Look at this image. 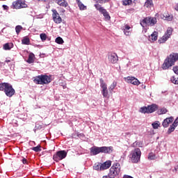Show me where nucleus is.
Masks as SVG:
<instances>
[{"label":"nucleus","instance_id":"obj_1","mask_svg":"<svg viewBox=\"0 0 178 178\" xmlns=\"http://www.w3.org/2000/svg\"><path fill=\"white\" fill-rule=\"evenodd\" d=\"M178 60V53H172L165 59L162 65L163 70H168L169 67L175 66V63Z\"/></svg>","mask_w":178,"mask_h":178},{"label":"nucleus","instance_id":"obj_2","mask_svg":"<svg viewBox=\"0 0 178 178\" xmlns=\"http://www.w3.org/2000/svg\"><path fill=\"white\" fill-rule=\"evenodd\" d=\"M0 91H3L6 97L9 98H12L16 94V90H15L12 84L6 82L0 83Z\"/></svg>","mask_w":178,"mask_h":178},{"label":"nucleus","instance_id":"obj_3","mask_svg":"<svg viewBox=\"0 0 178 178\" xmlns=\"http://www.w3.org/2000/svg\"><path fill=\"white\" fill-rule=\"evenodd\" d=\"M33 79V83H35V84H40L42 86H44V84H49V83L52 81V79H51V76L44 74L36 76Z\"/></svg>","mask_w":178,"mask_h":178},{"label":"nucleus","instance_id":"obj_4","mask_svg":"<svg viewBox=\"0 0 178 178\" xmlns=\"http://www.w3.org/2000/svg\"><path fill=\"white\" fill-rule=\"evenodd\" d=\"M119 173H120V164L116 163L110 168L108 176L103 177V178H115L119 176Z\"/></svg>","mask_w":178,"mask_h":178},{"label":"nucleus","instance_id":"obj_5","mask_svg":"<svg viewBox=\"0 0 178 178\" xmlns=\"http://www.w3.org/2000/svg\"><path fill=\"white\" fill-rule=\"evenodd\" d=\"M131 162L133 163H138L140 159H141V150L140 148H136L131 152Z\"/></svg>","mask_w":178,"mask_h":178},{"label":"nucleus","instance_id":"obj_6","mask_svg":"<svg viewBox=\"0 0 178 178\" xmlns=\"http://www.w3.org/2000/svg\"><path fill=\"white\" fill-rule=\"evenodd\" d=\"M158 109L156 104H152L147 106L141 107L139 110L140 113H154Z\"/></svg>","mask_w":178,"mask_h":178},{"label":"nucleus","instance_id":"obj_7","mask_svg":"<svg viewBox=\"0 0 178 178\" xmlns=\"http://www.w3.org/2000/svg\"><path fill=\"white\" fill-rule=\"evenodd\" d=\"M155 24H156V17H147L140 22L142 27L145 26H155Z\"/></svg>","mask_w":178,"mask_h":178},{"label":"nucleus","instance_id":"obj_8","mask_svg":"<svg viewBox=\"0 0 178 178\" xmlns=\"http://www.w3.org/2000/svg\"><path fill=\"white\" fill-rule=\"evenodd\" d=\"M95 8L99 12V13L103 15L105 20H111V15H109V13H108L106 9L104 8V7L101 6L99 3L95 4Z\"/></svg>","mask_w":178,"mask_h":178},{"label":"nucleus","instance_id":"obj_9","mask_svg":"<svg viewBox=\"0 0 178 178\" xmlns=\"http://www.w3.org/2000/svg\"><path fill=\"white\" fill-rule=\"evenodd\" d=\"M67 156V152L65 150H60L56 152V154H54L53 159L56 162H59V161H62V159H65V158Z\"/></svg>","mask_w":178,"mask_h":178},{"label":"nucleus","instance_id":"obj_10","mask_svg":"<svg viewBox=\"0 0 178 178\" xmlns=\"http://www.w3.org/2000/svg\"><path fill=\"white\" fill-rule=\"evenodd\" d=\"M100 81V87L102 88V94L104 98H108V87L104 79L101 78L99 79Z\"/></svg>","mask_w":178,"mask_h":178},{"label":"nucleus","instance_id":"obj_11","mask_svg":"<svg viewBox=\"0 0 178 178\" xmlns=\"http://www.w3.org/2000/svg\"><path fill=\"white\" fill-rule=\"evenodd\" d=\"M172 28H168L167 29L166 33L159 40V44H163L164 42H166L170 38V35H172Z\"/></svg>","mask_w":178,"mask_h":178},{"label":"nucleus","instance_id":"obj_12","mask_svg":"<svg viewBox=\"0 0 178 178\" xmlns=\"http://www.w3.org/2000/svg\"><path fill=\"white\" fill-rule=\"evenodd\" d=\"M51 12L53 13L52 17L54 23H56V24H60V23H62V17H60L58 11L55 9H53L51 10Z\"/></svg>","mask_w":178,"mask_h":178},{"label":"nucleus","instance_id":"obj_13","mask_svg":"<svg viewBox=\"0 0 178 178\" xmlns=\"http://www.w3.org/2000/svg\"><path fill=\"white\" fill-rule=\"evenodd\" d=\"M13 6L14 9H22L23 8H27V4L26 2L22 0H17L13 2Z\"/></svg>","mask_w":178,"mask_h":178},{"label":"nucleus","instance_id":"obj_14","mask_svg":"<svg viewBox=\"0 0 178 178\" xmlns=\"http://www.w3.org/2000/svg\"><path fill=\"white\" fill-rule=\"evenodd\" d=\"M125 81L127 83H129L131 84H133L134 86H140V81L137 79V78L134 76H127L124 78Z\"/></svg>","mask_w":178,"mask_h":178},{"label":"nucleus","instance_id":"obj_15","mask_svg":"<svg viewBox=\"0 0 178 178\" xmlns=\"http://www.w3.org/2000/svg\"><path fill=\"white\" fill-rule=\"evenodd\" d=\"M90 155H98V154H101L102 153V149L101 147H92L90 149Z\"/></svg>","mask_w":178,"mask_h":178},{"label":"nucleus","instance_id":"obj_16","mask_svg":"<svg viewBox=\"0 0 178 178\" xmlns=\"http://www.w3.org/2000/svg\"><path fill=\"white\" fill-rule=\"evenodd\" d=\"M102 149V153L103 154H112L113 152V147L110 146V147H106V146H103L101 147Z\"/></svg>","mask_w":178,"mask_h":178},{"label":"nucleus","instance_id":"obj_17","mask_svg":"<svg viewBox=\"0 0 178 178\" xmlns=\"http://www.w3.org/2000/svg\"><path fill=\"white\" fill-rule=\"evenodd\" d=\"M111 165H112V161H107L104 163H101L100 170H105L106 169H109Z\"/></svg>","mask_w":178,"mask_h":178},{"label":"nucleus","instance_id":"obj_18","mask_svg":"<svg viewBox=\"0 0 178 178\" xmlns=\"http://www.w3.org/2000/svg\"><path fill=\"white\" fill-rule=\"evenodd\" d=\"M118 57L116 54H111V55L108 56V60L111 63H116L118 60Z\"/></svg>","mask_w":178,"mask_h":178},{"label":"nucleus","instance_id":"obj_19","mask_svg":"<svg viewBox=\"0 0 178 178\" xmlns=\"http://www.w3.org/2000/svg\"><path fill=\"white\" fill-rule=\"evenodd\" d=\"M173 117L165 118L162 123V126L165 128L168 127L169 124L173 122Z\"/></svg>","mask_w":178,"mask_h":178},{"label":"nucleus","instance_id":"obj_20","mask_svg":"<svg viewBox=\"0 0 178 178\" xmlns=\"http://www.w3.org/2000/svg\"><path fill=\"white\" fill-rule=\"evenodd\" d=\"M56 3H58L60 6H63V8H66L69 3L66 2L65 0H53Z\"/></svg>","mask_w":178,"mask_h":178},{"label":"nucleus","instance_id":"obj_21","mask_svg":"<svg viewBox=\"0 0 178 178\" xmlns=\"http://www.w3.org/2000/svg\"><path fill=\"white\" fill-rule=\"evenodd\" d=\"M149 39L152 42L156 41L158 40V32L154 31L150 36H149Z\"/></svg>","mask_w":178,"mask_h":178},{"label":"nucleus","instance_id":"obj_22","mask_svg":"<svg viewBox=\"0 0 178 178\" xmlns=\"http://www.w3.org/2000/svg\"><path fill=\"white\" fill-rule=\"evenodd\" d=\"M130 29H131L130 27V26L126 24L124 28H123V31H124V34H125V35H130L131 32H130Z\"/></svg>","mask_w":178,"mask_h":178},{"label":"nucleus","instance_id":"obj_23","mask_svg":"<svg viewBox=\"0 0 178 178\" xmlns=\"http://www.w3.org/2000/svg\"><path fill=\"white\" fill-rule=\"evenodd\" d=\"M163 16L165 17L164 20H167L168 22H172V20H173V15L169 14L168 13H164Z\"/></svg>","mask_w":178,"mask_h":178},{"label":"nucleus","instance_id":"obj_24","mask_svg":"<svg viewBox=\"0 0 178 178\" xmlns=\"http://www.w3.org/2000/svg\"><path fill=\"white\" fill-rule=\"evenodd\" d=\"M12 48H13V43H12V42L6 43L3 45V49H5V51H10V49H12Z\"/></svg>","mask_w":178,"mask_h":178},{"label":"nucleus","instance_id":"obj_25","mask_svg":"<svg viewBox=\"0 0 178 178\" xmlns=\"http://www.w3.org/2000/svg\"><path fill=\"white\" fill-rule=\"evenodd\" d=\"M22 44H23V45H30V38L27 36L24 37L22 40Z\"/></svg>","mask_w":178,"mask_h":178},{"label":"nucleus","instance_id":"obj_26","mask_svg":"<svg viewBox=\"0 0 178 178\" xmlns=\"http://www.w3.org/2000/svg\"><path fill=\"white\" fill-rule=\"evenodd\" d=\"M34 57H35L34 54L31 53L29 55L28 60H26L27 63H34Z\"/></svg>","mask_w":178,"mask_h":178},{"label":"nucleus","instance_id":"obj_27","mask_svg":"<svg viewBox=\"0 0 178 178\" xmlns=\"http://www.w3.org/2000/svg\"><path fill=\"white\" fill-rule=\"evenodd\" d=\"M154 6V3L152 2V0H147L145 3V8H152Z\"/></svg>","mask_w":178,"mask_h":178},{"label":"nucleus","instance_id":"obj_28","mask_svg":"<svg viewBox=\"0 0 178 178\" xmlns=\"http://www.w3.org/2000/svg\"><path fill=\"white\" fill-rule=\"evenodd\" d=\"M55 42H56V44H63V42H65L63 41V39L60 37H57L55 40Z\"/></svg>","mask_w":178,"mask_h":178},{"label":"nucleus","instance_id":"obj_29","mask_svg":"<svg viewBox=\"0 0 178 178\" xmlns=\"http://www.w3.org/2000/svg\"><path fill=\"white\" fill-rule=\"evenodd\" d=\"M101 165L100 163H96L93 166V169L95 170H101Z\"/></svg>","mask_w":178,"mask_h":178},{"label":"nucleus","instance_id":"obj_30","mask_svg":"<svg viewBox=\"0 0 178 178\" xmlns=\"http://www.w3.org/2000/svg\"><path fill=\"white\" fill-rule=\"evenodd\" d=\"M156 159V156H155V154L154 153H149V155H148V159L149 161H154V159Z\"/></svg>","mask_w":178,"mask_h":178},{"label":"nucleus","instance_id":"obj_31","mask_svg":"<svg viewBox=\"0 0 178 178\" xmlns=\"http://www.w3.org/2000/svg\"><path fill=\"white\" fill-rule=\"evenodd\" d=\"M116 86H118V83L116 81H113V83L109 87L110 91H113Z\"/></svg>","mask_w":178,"mask_h":178},{"label":"nucleus","instance_id":"obj_32","mask_svg":"<svg viewBox=\"0 0 178 178\" xmlns=\"http://www.w3.org/2000/svg\"><path fill=\"white\" fill-rule=\"evenodd\" d=\"M78 6L80 9V10H86L87 9V6H84L83 3H79L78 4Z\"/></svg>","mask_w":178,"mask_h":178},{"label":"nucleus","instance_id":"obj_33","mask_svg":"<svg viewBox=\"0 0 178 178\" xmlns=\"http://www.w3.org/2000/svg\"><path fill=\"white\" fill-rule=\"evenodd\" d=\"M175 129L176 127L173 126V124L170 125L168 130V134H170L171 133H172V131H175Z\"/></svg>","mask_w":178,"mask_h":178},{"label":"nucleus","instance_id":"obj_34","mask_svg":"<svg viewBox=\"0 0 178 178\" xmlns=\"http://www.w3.org/2000/svg\"><path fill=\"white\" fill-rule=\"evenodd\" d=\"M97 3L104 4L108 3V2H111V0H95Z\"/></svg>","mask_w":178,"mask_h":178},{"label":"nucleus","instance_id":"obj_35","mask_svg":"<svg viewBox=\"0 0 178 178\" xmlns=\"http://www.w3.org/2000/svg\"><path fill=\"white\" fill-rule=\"evenodd\" d=\"M23 29V27L20 25H17L16 27H15V31H16V33L17 35H19V33H20V31H22V30Z\"/></svg>","mask_w":178,"mask_h":178},{"label":"nucleus","instance_id":"obj_36","mask_svg":"<svg viewBox=\"0 0 178 178\" xmlns=\"http://www.w3.org/2000/svg\"><path fill=\"white\" fill-rule=\"evenodd\" d=\"M40 40H42V41H46L47 40V34L45 33H41L40 35Z\"/></svg>","mask_w":178,"mask_h":178},{"label":"nucleus","instance_id":"obj_37","mask_svg":"<svg viewBox=\"0 0 178 178\" xmlns=\"http://www.w3.org/2000/svg\"><path fill=\"white\" fill-rule=\"evenodd\" d=\"M33 151H35V152H40L41 151V146H36L32 148Z\"/></svg>","mask_w":178,"mask_h":178},{"label":"nucleus","instance_id":"obj_38","mask_svg":"<svg viewBox=\"0 0 178 178\" xmlns=\"http://www.w3.org/2000/svg\"><path fill=\"white\" fill-rule=\"evenodd\" d=\"M130 3H131V0H124L122 5H124V6H127V5H130Z\"/></svg>","mask_w":178,"mask_h":178},{"label":"nucleus","instance_id":"obj_39","mask_svg":"<svg viewBox=\"0 0 178 178\" xmlns=\"http://www.w3.org/2000/svg\"><path fill=\"white\" fill-rule=\"evenodd\" d=\"M170 81L173 83V84H178V78L176 79L175 76H172Z\"/></svg>","mask_w":178,"mask_h":178},{"label":"nucleus","instance_id":"obj_40","mask_svg":"<svg viewBox=\"0 0 178 178\" xmlns=\"http://www.w3.org/2000/svg\"><path fill=\"white\" fill-rule=\"evenodd\" d=\"M152 126L153 127V129H158L159 127V124H158V122H154L152 124Z\"/></svg>","mask_w":178,"mask_h":178},{"label":"nucleus","instance_id":"obj_41","mask_svg":"<svg viewBox=\"0 0 178 178\" xmlns=\"http://www.w3.org/2000/svg\"><path fill=\"white\" fill-rule=\"evenodd\" d=\"M161 114V115H165L168 112V110L165 108H163L160 110Z\"/></svg>","mask_w":178,"mask_h":178},{"label":"nucleus","instance_id":"obj_42","mask_svg":"<svg viewBox=\"0 0 178 178\" xmlns=\"http://www.w3.org/2000/svg\"><path fill=\"white\" fill-rule=\"evenodd\" d=\"M172 125L174 126V127H177V126H178V117L175 119Z\"/></svg>","mask_w":178,"mask_h":178},{"label":"nucleus","instance_id":"obj_43","mask_svg":"<svg viewBox=\"0 0 178 178\" xmlns=\"http://www.w3.org/2000/svg\"><path fill=\"white\" fill-rule=\"evenodd\" d=\"M172 70H173L174 73H175V74H178V66L174 67Z\"/></svg>","mask_w":178,"mask_h":178},{"label":"nucleus","instance_id":"obj_44","mask_svg":"<svg viewBox=\"0 0 178 178\" xmlns=\"http://www.w3.org/2000/svg\"><path fill=\"white\" fill-rule=\"evenodd\" d=\"M3 9H4V10H8V9H9V7L6 5H3Z\"/></svg>","mask_w":178,"mask_h":178},{"label":"nucleus","instance_id":"obj_45","mask_svg":"<svg viewBox=\"0 0 178 178\" xmlns=\"http://www.w3.org/2000/svg\"><path fill=\"white\" fill-rule=\"evenodd\" d=\"M35 128L38 129L39 130H40V129H42V127L41 125L36 124L35 125Z\"/></svg>","mask_w":178,"mask_h":178},{"label":"nucleus","instance_id":"obj_46","mask_svg":"<svg viewBox=\"0 0 178 178\" xmlns=\"http://www.w3.org/2000/svg\"><path fill=\"white\" fill-rule=\"evenodd\" d=\"M22 163H24V165H26V163H27V159H26L25 158H24L22 159Z\"/></svg>","mask_w":178,"mask_h":178},{"label":"nucleus","instance_id":"obj_47","mask_svg":"<svg viewBox=\"0 0 178 178\" xmlns=\"http://www.w3.org/2000/svg\"><path fill=\"white\" fill-rule=\"evenodd\" d=\"M76 3H77V5H79V3H81V1L80 0H76Z\"/></svg>","mask_w":178,"mask_h":178},{"label":"nucleus","instance_id":"obj_48","mask_svg":"<svg viewBox=\"0 0 178 178\" xmlns=\"http://www.w3.org/2000/svg\"><path fill=\"white\" fill-rule=\"evenodd\" d=\"M76 134H77V137H80V136H83V134H80L79 135V133H77Z\"/></svg>","mask_w":178,"mask_h":178},{"label":"nucleus","instance_id":"obj_49","mask_svg":"<svg viewBox=\"0 0 178 178\" xmlns=\"http://www.w3.org/2000/svg\"><path fill=\"white\" fill-rule=\"evenodd\" d=\"M61 12H62V13H65V12H66V10H65V9H63V10H61Z\"/></svg>","mask_w":178,"mask_h":178},{"label":"nucleus","instance_id":"obj_50","mask_svg":"<svg viewBox=\"0 0 178 178\" xmlns=\"http://www.w3.org/2000/svg\"><path fill=\"white\" fill-rule=\"evenodd\" d=\"M6 63H9V62H10V60H7L5 61Z\"/></svg>","mask_w":178,"mask_h":178},{"label":"nucleus","instance_id":"obj_51","mask_svg":"<svg viewBox=\"0 0 178 178\" xmlns=\"http://www.w3.org/2000/svg\"><path fill=\"white\" fill-rule=\"evenodd\" d=\"M175 10L178 11V5L176 6Z\"/></svg>","mask_w":178,"mask_h":178},{"label":"nucleus","instance_id":"obj_52","mask_svg":"<svg viewBox=\"0 0 178 178\" xmlns=\"http://www.w3.org/2000/svg\"><path fill=\"white\" fill-rule=\"evenodd\" d=\"M175 170H177V168H175Z\"/></svg>","mask_w":178,"mask_h":178},{"label":"nucleus","instance_id":"obj_53","mask_svg":"<svg viewBox=\"0 0 178 178\" xmlns=\"http://www.w3.org/2000/svg\"><path fill=\"white\" fill-rule=\"evenodd\" d=\"M72 137H74V135H72Z\"/></svg>","mask_w":178,"mask_h":178},{"label":"nucleus","instance_id":"obj_54","mask_svg":"<svg viewBox=\"0 0 178 178\" xmlns=\"http://www.w3.org/2000/svg\"><path fill=\"white\" fill-rule=\"evenodd\" d=\"M0 1H2V0H0Z\"/></svg>","mask_w":178,"mask_h":178}]
</instances>
